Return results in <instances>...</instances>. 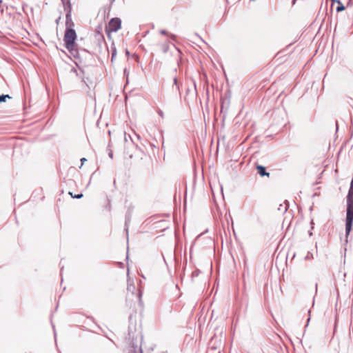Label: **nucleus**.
I'll return each instance as SVG.
<instances>
[{"label": "nucleus", "mask_w": 353, "mask_h": 353, "mask_svg": "<svg viewBox=\"0 0 353 353\" xmlns=\"http://www.w3.org/2000/svg\"><path fill=\"white\" fill-rule=\"evenodd\" d=\"M353 225V176L350 182L347 195V209L345 219V234L347 236L352 231Z\"/></svg>", "instance_id": "obj_1"}, {"label": "nucleus", "mask_w": 353, "mask_h": 353, "mask_svg": "<svg viewBox=\"0 0 353 353\" xmlns=\"http://www.w3.org/2000/svg\"><path fill=\"white\" fill-rule=\"evenodd\" d=\"M77 39V34L75 30L70 28L67 27L64 34V42L66 49L73 54L74 45Z\"/></svg>", "instance_id": "obj_2"}, {"label": "nucleus", "mask_w": 353, "mask_h": 353, "mask_svg": "<svg viewBox=\"0 0 353 353\" xmlns=\"http://www.w3.org/2000/svg\"><path fill=\"white\" fill-rule=\"evenodd\" d=\"M121 21L119 18L115 17L110 19L108 23V28L110 32H117L121 28Z\"/></svg>", "instance_id": "obj_3"}, {"label": "nucleus", "mask_w": 353, "mask_h": 353, "mask_svg": "<svg viewBox=\"0 0 353 353\" xmlns=\"http://www.w3.org/2000/svg\"><path fill=\"white\" fill-rule=\"evenodd\" d=\"M62 3L64 6V9L67 10V7L70 9V0H61ZM70 24V26H74L73 22L72 21L71 16H70V10L67 12L66 14V25L68 26Z\"/></svg>", "instance_id": "obj_4"}, {"label": "nucleus", "mask_w": 353, "mask_h": 353, "mask_svg": "<svg viewBox=\"0 0 353 353\" xmlns=\"http://www.w3.org/2000/svg\"><path fill=\"white\" fill-rule=\"evenodd\" d=\"M256 170H258V173L261 176H268L270 175V173L266 172L265 168L263 165H257Z\"/></svg>", "instance_id": "obj_5"}, {"label": "nucleus", "mask_w": 353, "mask_h": 353, "mask_svg": "<svg viewBox=\"0 0 353 353\" xmlns=\"http://www.w3.org/2000/svg\"><path fill=\"white\" fill-rule=\"evenodd\" d=\"M333 3L336 2L338 3V6L336 7V11L337 12H342L343 11L345 8V6H343V4L339 0H331Z\"/></svg>", "instance_id": "obj_6"}, {"label": "nucleus", "mask_w": 353, "mask_h": 353, "mask_svg": "<svg viewBox=\"0 0 353 353\" xmlns=\"http://www.w3.org/2000/svg\"><path fill=\"white\" fill-rule=\"evenodd\" d=\"M6 99H11V97L9 94L0 95V103L6 102Z\"/></svg>", "instance_id": "obj_7"}, {"label": "nucleus", "mask_w": 353, "mask_h": 353, "mask_svg": "<svg viewBox=\"0 0 353 353\" xmlns=\"http://www.w3.org/2000/svg\"><path fill=\"white\" fill-rule=\"evenodd\" d=\"M130 215L129 214H127L125 215V231L126 232L128 233V222H130Z\"/></svg>", "instance_id": "obj_8"}, {"label": "nucleus", "mask_w": 353, "mask_h": 353, "mask_svg": "<svg viewBox=\"0 0 353 353\" xmlns=\"http://www.w3.org/2000/svg\"><path fill=\"white\" fill-rule=\"evenodd\" d=\"M141 349V347L138 345L137 343H134L133 341L131 343V350H138Z\"/></svg>", "instance_id": "obj_9"}, {"label": "nucleus", "mask_w": 353, "mask_h": 353, "mask_svg": "<svg viewBox=\"0 0 353 353\" xmlns=\"http://www.w3.org/2000/svg\"><path fill=\"white\" fill-rule=\"evenodd\" d=\"M160 33H161V34L168 35V32H167L166 30H161L160 31ZM169 36L170 37V38H171L172 39H173V40H174V39H175V37H175V35H174V34H169Z\"/></svg>", "instance_id": "obj_10"}, {"label": "nucleus", "mask_w": 353, "mask_h": 353, "mask_svg": "<svg viewBox=\"0 0 353 353\" xmlns=\"http://www.w3.org/2000/svg\"><path fill=\"white\" fill-rule=\"evenodd\" d=\"M128 290L130 291V292H132V293L133 294L134 293V291L135 290V286L134 285H132V284H130L128 285Z\"/></svg>", "instance_id": "obj_11"}, {"label": "nucleus", "mask_w": 353, "mask_h": 353, "mask_svg": "<svg viewBox=\"0 0 353 353\" xmlns=\"http://www.w3.org/2000/svg\"><path fill=\"white\" fill-rule=\"evenodd\" d=\"M69 194L71 195L72 198L81 199V197H83V194H78L75 195H73L72 192H69Z\"/></svg>", "instance_id": "obj_12"}, {"label": "nucleus", "mask_w": 353, "mask_h": 353, "mask_svg": "<svg viewBox=\"0 0 353 353\" xmlns=\"http://www.w3.org/2000/svg\"><path fill=\"white\" fill-rule=\"evenodd\" d=\"M141 296H142V292H141V291L140 290H139V292L137 294V297L139 299V304L140 305L142 303Z\"/></svg>", "instance_id": "obj_13"}, {"label": "nucleus", "mask_w": 353, "mask_h": 353, "mask_svg": "<svg viewBox=\"0 0 353 353\" xmlns=\"http://www.w3.org/2000/svg\"><path fill=\"white\" fill-rule=\"evenodd\" d=\"M129 353H142V350L141 349H139L138 350H130Z\"/></svg>", "instance_id": "obj_14"}, {"label": "nucleus", "mask_w": 353, "mask_h": 353, "mask_svg": "<svg viewBox=\"0 0 353 353\" xmlns=\"http://www.w3.org/2000/svg\"><path fill=\"white\" fill-rule=\"evenodd\" d=\"M174 84L176 85V89L179 90V85L178 84L177 79L176 77L174 78Z\"/></svg>", "instance_id": "obj_15"}, {"label": "nucleus", "mask_w": 353, "mask_h": 353, "mask_svg": "<svg viewBox=\"0 0 353 353\" xmlns=\"http://www.w3.org/2000/svg\"><path fill=\"white\" fill-rule=\"evenodd\" d=\"M200 271L199 270H196L194 271L192 274V277L197 276L199 274Z\"/></svg>", "instance_id": "obj_16"}, {"label": "nucleus", "mask_w": 353, "mask_h": 353, "mask_svg": "<svg viewBox=\"0 0 353 353\" xmlns=\"http://www.w3.org/2000/svg\"><path fill=\"white\" fill-rule=\"evenodd\" d=\"M158 114L161 117V118H163L164 117V114L163 112V111L161 110H158Z\"/></svg>", "instance_id": "obj_17"}, {"label": "nucleus", "mask_w": 353, "mask_h": 353, "mask_svg": "<svg viewBox=\"0 0 353 353\" xmlns=\"http://www.w3.org/2000/svg\"><path fill=\"white\" fill-rule=\"evenodd\" d=\"M87 159L85 158H81V165H83V164L84 163L85 161H86Z\"/></svg>", "instance_id": "obj_18"}, {"label": "nucleus", "mask_w": 353, "mask_h": 353, "mask_svg": "<svg viewBox=\"0 0 353 353\" xmlns=\"http://www.w3.org/2000/svg\"><path fill=\"white\" fill-rule=\"evenodd\" d=\"M108 155H109V157H110L111 159H112V158H113V153H112V152L111 150L110 151V152H109Z\"/></svg>", "instance_id": "obj_19"}, {"label": "nucleus", "mask_w": 353, "mask_h": 353, "mask_svg": "<svg viewBox=\"0 0 353 353\" xmlns=\"http://www.w3.org/2000/svg\"><path fill=\"white\" fill-rule=\"evenodd\" d=\"M124 74H125V75H126V77H128V72H127V69H126V68H125V69H124Z\"/></svg>", "instance_id": "obj_20"}, {"label": "nucleus", "mask_w": 353, "mask_h": 353, "mask_svg": "<svg viewBox=\"0 0 353 353\" xmlns=\"http://www.w3.org/2000/svg\"><path fill=\"white\" fill-rule=\"evenodd\" d=\"M115 55H116V52H114L112 53V59H113V58L115 57Z\"/></svg>", "instance_id": "obj_21"}, {"label": "nucleus", "mask_w": 353, "mask_h": 353, "mask_svg": "<svg viewBox=\"0 0 353 353\" xmlns=\"http://www.w3.org/2000/svg\"><path fill=\"white\" fill-rule=\"evenodd\" d=\"M310 317H309V318L307 319V325L308 324V322L310 321Z\"/></svg>", "instance_id": "obj_22"}, {"label": "nucleus", "mask_w": 353, "mask_h": 353, "mask_svg": "<svg viewBox=\"0 0 353 353\" xmlns=\"http://www.w3.org/2000/svg\"><path fill=\"white\" fill-rule=\"evenodd\" d=\"M312 234V232H309V235L311 236Z\"/></svg>", "instance_id": "obj_23"}]
</instances>
